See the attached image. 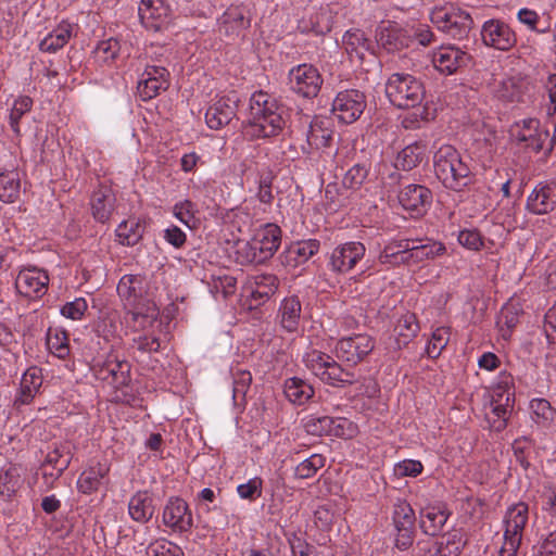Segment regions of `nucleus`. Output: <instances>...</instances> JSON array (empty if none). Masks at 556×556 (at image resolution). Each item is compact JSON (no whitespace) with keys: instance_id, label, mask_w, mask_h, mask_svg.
I'll use <instances>...</instances> for the list:
<instances>
[{"instance_id":"72a5a7b5","label":"nucleus","mask_w":556,"mask_h":556,"mask_svg":"<svg viewBox=\"0 0 556 556\" xmlns=\"http://www.w3.org/2000/svg\"><path fill=\"white\" fill-rule=\"evenodd\" d=\"M142 282L139 275H124L117 285V293L128 302L129 306L138 304L141 302Z\"/></svg>"},{"instance_id":"6e6552de","label":"nucleus","mask_w":556,"mask_h":556,"mask_svg":"<svg viewBox=\"0 0 556 556\" xmlns=\"http://www.w3.org/2000/svg\"><path fill=\"white\" fill-rule=\"evenodd\" d=\"M290 88L303 98H315L320 91L323 78L312 64H300L289 72Z\"/></svg>"},{"instance_id":"c85d7f7f","label":"nucleus","mask_w":556,"mask_h":556,"mask_svg":"<svg viewBox=\"0 0 556 556\" xmlns=\"http://www.w3.org/2000/svg\"><path fill=\"white\" fill-rule=\"evenodd\" d=\"M159 311L153 303H141L130 306L126 314L127 321L134 323V328L146 329L157 319Z\"/></svg>"},{"instance_id":"680f3d73","label":"nucleus","mask_w":556,"mask_h":556,"mask_svg":"<svg viewBox=\"0 0 556 556\" xmlns=\"http://www.w3.org/2000/svg\"><path fill=\"white\" fill-rule=\"evenodd\" d=\"M496 93L501 100L506 102L519 101L521 98V90L518 83L513 77L504 79L500 84Z\"/></svg>"},{"instance_id":"423d86ee","label":"nucleus","mask_w":556,"mask_h":556,"mask_svg":"<svg viewBox=\"0 0 556 556\" xmlns=\"http://www.w3.org/2000/svg\"><path fill=\"white\" fill-rule=\"evenodd\" d=\"M430 20L439 30L455 39L466 38L473 26L471 15L454 5L435 8Z\"/></svg>"},{"instance_id":"ea45409f","label":"nucleus","mask_w":556,"mask_h":556,"mask_svg":"<svg viewBox=\"0 0 556 556\" xmlns=\"http://www.w3.org/2000/svg\"><path fill=\"white\" fill-rule=\"evenodd\" d=\"M144 227L137 219L122 222L116 229L118 242L123 245L132 247L142 238Z\"/></svg>"},{"instance_id":"4c0bfd02","label":"nucleus","mask_w":556,"mask_h":556,"mask_svg":"<svg viewBox=\"0 0 556 556\" xmlns=\"http://www.w3.org/2000/svg\"><path fill=\"white\" fill-rule=\"evenodd\" d=\"M22 468L15 465L0 472V495L3 497H12L22 486Z\"/></svg>"},{"instance_id":"cd10ccee","label":"nucleus","mask_w":556,"mask_h":556,"mask_svg":"<svg viewBox=\"0 0 556 556\" xmlns=\"http://www.w3.org/2000/svg\"><path fill=\"white\" fill-rule=\"evenodd\" d=\"M249 27V21L239 8H229L218 20V30L226 37L238 36Z\"/></svg>"},{"instance_id":"a19ab883","label":"nucleus","mask_w":556,"mask_h":556,"mask_svg":"<svg viewBox=\"0 0 556 556\" xmlns=\"http://www.w3.org/2000/svg\"><path fill=\"white\" fill-rule=\"evenodd\" d=\"M424 154V146L418 143L409 144L399 152L395 159V167L403 170H410L422 161Z\"/></svg>"},{"instance_id":"dca6fc26","label":"nucleus","mask_w":556,"mask_h":556,"mask_svg":"<svg viewBox=\"0 0 556 556\" xmlns=\"http://www.w3.org/2000/svg\"><path fill=\"white\" fill-rule=\"evenodd\" d=\"M471 60L468 52L453 45L442 46L432 54L434 67L446 75H452L459 68L468 66Z\"/></svg>"},{"instance_id":"473e14b6","label":"nucleus","mask_w":556,"mask_h":556,"mask_svg":"<svg viewBox=\"0 0 556 556\" xmlns=\"http://www.w3.org/2000/svg\"><path fill=\"white\" fill-rule=\"evenodd\" d=\"M448 514L439 507H427L420 514V528L431 536L440 533L446 523Z\"/></svg>"},{"instance_id":"2eb2a0df","label":"nucleus","mask_w":556,"mask_h":556,"mask_svg":"<svg viewBox=\"0 0 556 556\" xmlns=\"http://www.w3.org/2000/svg\"><path fill=\"white\" fill-rule=\"evenodd\" d=\"M138 13L142 25L153 31L166 28L172 20V10L165 0H141Z\"/></svg>"},{"instance_id":"0e129e2a","label":"nucleus","mask_w":556,"mask_h":556,"mask_svg":"<svg viewBox=\"0 0 556 556\" xmlns=\"http://www.w3.org/2000/svg\"><path fill=\"white\" fill-rule=\"evenodd\" d=\"M458 242L472 251H479L483 247V238L477 229H465L458 233Z\"/></svg>"},{"instance_id":"69168bd1","label":"nucleus","mask_w":556,"mask_h":556,"mask_svg":"<svg viewBox=\"0 0 556 556\" xmlns=\"http://www.w3.org/2000/svg\"><path fill=\"white\" fill-rule=\"evenodd\" d=\"M530 407L533 415L538 418V422H546L552 420L554 417L555 410L551 406L549 402L545 399H533L530 402Z\"/></svg>"},{"instance_id":"4468645a","label":"nucleus","mask_w":556,"mask_h":556,"mask_svg":"<svg viewBox=\"0 0 556 556\" xmlns=\"http://www.w3.org/2000/svg\"><path fill=\"white\" fill-rule=\"evenodd\" d=\"M169 73L163 65L147 64L137 84V93L142 101L157 97L169 86Z\"/></svg>"},{"instance_id":"a878e982","label":"nucleus","mask_w":556,"mask_h":556,"mask_svg":"<svg viewBox=\"0 0 556 556\" xmlns=\"http://www.w3.org/2000/svg\"><path fill=\"white\" fill-rule=\"evenodd\" d=\"M109 470V466L101 463H97L85 469L77 480L78 491L84 494H91L98 491L103 479L108 476Z\"/></svg>"},{"instance_id":"7ed1b4c3","label":"nucleus","mask_w":556,"mask_h":556,"mask_svg":"<svg viewBox=\"0 0 556 556\" xmlns=\"http://www.w3.org/2000/svg\"><path fill=\"white\" fill-rule=\"evenodd\" d=\"M303 362L313 375L331 387L343 388L357 380L353 371L342 368L338 362L324 352L312 350L305 353Z\"/></svg>"},{"instance_id":"8fccbe9b","label":"nucleus","mask_w":556,"mask_h":556,"mask_svg":"<svg viewBox=\"0 0 556 556\" xmlns=\"http://www.w3.org/2000/svg\"><path fill=\"white\" fill-rule=\"evenodd\" d=\"M324 466L325 457L320 454H313L295 467L294 476L299 479H309Z\"/></svg>"},{"instance_id":"5701e85b","label":"nucleus","mask_w":556,"mask_h":556,"mask_svg":"<svg viewBox=\"0 0 556 556\" xmlns=\"http://www.w3.org/2000/svg\"><path fill=\"white\" fill-rule=\"evenodd\" d=\"M399 202L406 211L421 214L432 202V191L421 185H408L400 192Z\"/></svg>"},{"instance_id":"09e8293b","label":"nucleus","mask_w":556,"mask_h":556,"mask_svg":"<svg viewBox=\"0 0 556 556\" xmlns=\"http://www.w3.org/2000/svg\"><path fill=\"white\" fill-rule=\"evenodd\" d=\"M419 326L414 314L402 316L395 326V332L399 336V344H407L408 341L417 334Z\"/></svg>"},{"instance_id":"052dcab7","label":"nucleus","mask_w":556,"mask_h":556,"mask_svg":"<svg viewBox=\"0 0 556 556\" xmlns=\"http://www.w3.org/2000/svg\"><path fill=\"white\" fill-rule=\"evenodd\" d=\"M274 180V175L271 170H263L258 175V190L256 193L257 199L263 204H271L274 200V194L271 190V185Z\"/></svg>"},{"instance_id":"1a4fd4ad","label":"nucleus","mask_w":556,"mask_h":556,"mask_svg":"<svg viewBox=\"0 0 556 556\" xmlns=\"http://www.w3.org/2000/svg\"><path fill=\"white\" fill-rule=\"evenodd\" d=\"M480 35L486 47L500 51H509L517 43V36L513 28L500 18L485 21Z\"/></svg>"},{"instance_id":"412c9836","label":"nucleus","mask_w":556,"mask_h":556,"mask_svg":"<svg viewBox=\"0 0 556 556\" xmlns=\"http://www.w3.org/2000/svg\"><path fill=\"white\" fill-rule=\"evenodd\" d=\"M48 283V274L35 267L22 269L15 279L17 292L25 298L41 296L46 293Z\"/></svg>"},{"instance_id":"39448f33","label":"nucleus","mask_w":556,"mask_h":556,"mask_svg":"<svg viewBox=\"0 0 556 556\" xmlns=\"http://www.w3.org/2000/svg\"><path fill=\"white\" fill-rule=\"evenodd\" d=\"M281 243V229L275 224H267L254 235L253 239L239 247L238 253L245 263L261 264L271 258Z\"/></svg>"},{"instance_id":"13d9d810","label":"nucleus","mask_w":556,"mask_h":556,"mask_svg":"<svg viewBox=\"0 0 556 556\" xmlns=\"http://www.w3.org/2000/svg\"><path fill=\"white\" fill-rule=\"evenodd\" d=\"M47 345L49 350L59 358H65L70 354L68 339L65 332L51 331L47 334Z\"/></svg>"},{"instance_id":"f704fd0d","label":"nucleus","mask_w":556,"mask_h":556,"mask_svg":"<svg viewBox=\"0 0 556 556\" xmlns=\"http://www.w3.org/2000/svg\"><path fill=\"white\" fill-rule=\"evenodd\" d=\"M283 392L290 402L298 405L306 403L314 395L313 387L298 377L286 380Z\"/></svg>"},{"instance_id":"ddd939ff","label":"nucleus","mask_w":556,"mask_h":556,"mask_svg":"<svg viewBox=\"0 0 556 556\" xmlns=\"http://www.w3.org/2000/svg\"><path fill=\"white\" fill-rule=\"evenodd\" d=\"M511 134L518 142L525 144V148L536 153L544 150L545 143L549 141L548 129L543 127L536 118H526L515 123Z\"/></svg>"},{"instance_id":"7c9ffc66","label":"nucleus","mask_w":556,"mask_h":556,"mask_svg":"<svg viewBox=\"0 0 556 556\" xmlns=\"http://www.w3.org/2000/svg\"><path fill=\"white\" fill-rule=\"evenodd\" d=\"M72 33L73 26L62 22L40 41L39 49L43 52L54 53L68 42Z\"/></svg>"},{"instance_id":"5fc2aeb1","label":"nucleus","mask_w":556,"mask_h":556,"mask_svg":"<svg viewBox=\"0 0 556 556\" xmlns=\"http://www.w3.org/2000/svg\"><path fill=\"white\" fill-rule=\"evenodd\" d=\"M319 247V241L315 239L301 241L290 249V254L295 256L294 261L296 263H304L318 252Z\"/></svg>"},{"instance_id":"bb28decb","label":"nucleus","mask_w":556,"mask_h":556,"mask_svg":"<svg viewBox=\"0 0 556 556\" xmlns=\"http://www.w3.org/2000/svg\"><path fill=\"white\" fill-rule=\"evenodd\" d=\"M128 511L132 520L148 522L154 514L153 497L148 492H137L128 503Z\"/></svg>"},{"instance_id":"c03bdc74","label":"nucleus","mask_w":556,"mask_h":556,"mask_svg":"<svg viewBox=\"0 0 556 556\" xmlns=\"http://www.w3.org/2000/svg\"><path fill=\"white\" fill-rule=\"evenodd\" d=\"M41 386V377L37 374V370L29 369L26 371L21 381V392L17 402L22 404L29 403L35 396L36 392Z\"/></svg>"},{"instance_id":"c9c22d12","label":"nucleus","mask_w":556,"mask_h":556,"mask_svg":"<svg viewBox=\"0 0 556 556\" xmlns=\"http://www.w3.org/2000/svg\"><path fill=\"white\" fill-rule=\"evenodd\" d=\"M255 288L251 298L258 304L267 301L278 289V279L271 274H260L253 277Z\"/></svg>"},{"instance_id":"a18cd8bd","label":"nucleus","mask_w":556,"mask_h":556,"mask_svg":"<svg viewBox=\"0 0 556 556\" xmlns=\"http://www.w3.org/2000/svg\"><path fill=\"white\" fill-rule=\"evenodd\" d=\"M520 309L517 305L508 303L503 306L497 317V325L501 328L503 338L507 339L511 330L519 323Z\"/></svg>"},{"instance_id":"e2e57ef3","label":"nucleus","mask_w":556,"mask_h":556,"mask_svg":"<svg viewBox=\"0 0 556 556\" xmlns=\"http://www.w3.org/2000/svg\"><path fill=\"white\" fill-rule=\"evenodd\" d=\"M263 480L260 477L250 479L247 483L239 484L237 492L241 498L255 501L262 495Z\"/></svg>"},{"instance_id":"6ab92c4d","label":"nucleus","mask_w":556,"mask_h":556,"mask_svg":"<svg viewBox=\"0 0 556 556\" xmlns=\"http://www.w3.org/2000/svg\"><path fill=\"white\" fill-rule=\"evenodd\" d=\"M163 522L174 532H189L193 527V519L187 502L170 497L163 510Z\"/></svg>"},{"instance_id":"393cba45","label":"nucleus","mask_w":556,"mask_h":556,"mask_svg":"<svg viewBox=\"0 0 556 556\" xmlns=\"http://www.w3.org/2000/svg\"><path fill=\"white\" fill-rule=\"evenodd\" d=\"M556 207V187L538 185L527 200V208L536 215L552 212Z\"/></svg>"},{"instance_id":"9d476101","label":"nucleus","mask_w":556,"mask_h":556,"mask_svg":"<svg viewBox=\"0 0 556 556\" xmlns=\"http://www.w3.org/2000/svg\"><path fill=\"white\" fill-rule=\"evenodd\" d=\"M365 108L364 93L355 89L339 92L332 102L333 115L344 124H352L357 121Z\"/></svg>"},{"instance_id":"de8ad7c7","label":"nucleus","mask_w":556,"mask_h":556,"mask_svg":"<svg viewBox=\"0 0 556 556\" xmlns=\"http://www.w3.org/2000/svg\"><path fill=\"white\" fill-rule=\"evenodd\" d=\"M415 513L410 505L405 501H400L394 505L393 522L395 529H415Z\"/></svg>"},{"instance_id":"0eeeda50","label":"nucleus","mask_w":556,"mask_h":556,"mask_svg":"<svg viewBox=\"0 0 556 556\" xmlns=\"http://www.w3.org/2000/svg\"><path fill=\"white\" fill-rule=\"evenodd\" d=\"M528 519L529 507L523 502H519L507 509L504 519V542L500 549V556L517 555Z\"/></svg>"},{"instance_id":"20e7f679","label":"nucleus","mask_w":556,"mask_h":556,"mask_svg":"<svg viewBox=\"0 0 556 556\" xmlns=\"http://www.w3.org/2000/svg\"><path fill=\"white\" fill-rule=\"evenodd\" d=\"M386 94L399 109L416 108L425 98L424 84L408 73H394L386 84Z\"/></svg>"},{"instance_id":"58836bf2","label":"nucleus","mask_w":556,"mask_h":556,"mask_svg":"<svg viewBox=\"0 0 556 556\" xmlns=\"http://www.w3.org/2000/svg\"><path fill=\"white\" fill-rule=\"evenodd\" d=\"M510 394L508 392L496 393L491 402V412L497 418L491 424V427L496 431H502L507 424V415L510 407Z\"/></svg>"},{"instance_id":"3c124183","label":"nucleus","mask_w":556,"mask_h":556,"mask_svg":"<svg viewBox=\"0 0 556 556\" xmlns=\"http://www.w3.org/2000/svg\"><path fill=\"white\" fill-rule=\"evenodd\" d=\"M450 341V329L446 327L437 328L431 336L427 346L426 353L431 358H437L440 356L443 349L447 345Z\"/></svg>"},{"instance_id":"f03ea898","label":"nucleus","mask_w":556,"mask_h":556,"mask_svg":"<svg viewBox=\"0 0 556 556\" xmlns=\"http://www.w3.org/2000/svg\"><path fill=\"white\" fill-rule=\"evenodd\" d=\"M435 177L452 191L462 192L472 181L473 175L460 153L450 144H443L433 155Z\"/></svg>"},{"instance_id":"f257e3e1","label":"nucleus","mask_w":556,"mask_h":556,"mask_svg":"<svg viewBox=\"0 0 556 556\" xmlns=\"http://www.w3.org/2000/svg\"><path fill=\"white\" fill-rule=\"evenodd\" d=\"M283 109L276 98L265 91H256L250 99V118L245 134L253 138H269L280 134L285 126Z\"/></svg>"},{"instance_id":"bf43d9fd","label":"nucleus","mask_w":556,"mask_h":556,"mask_svg":"<svg viewBox=\"0 0 556 556\" xmlns=\"http://www.w3.org/2000/svg\"><path fill=\"white\" fill-rule=\"evenodd\" d=\"M369 168L365 164H355L344 175L342 184L349 189H358L366 180Z\"/></svg>"},{"instance_id":"b1692460","label":"nucleus","mask_w":556,"mask_h":556,"mask_svg":"<svg viewBox=\"0 0 556 556\" xmlns=\"http://www.w3.org/2000/svg\"><path fill=\"white\" fill-rule=\"evenodd\" d=\"M116 197L111 188L100 187L90 198L91 215L96 222L105 224L115 211Z\"/></svg>"},{"instance_id":"774afa93","label":"nucleus","mask_w":556,"mask_h":556,"mask_svg":"<svg viewBox=\"0 0 556 556\" xmlns=\"http://www.w3.org/2000/svg\"><path fill=\"white\" fill-rule=\"evenodd\" d=\"M424 469L419 460L406 459L395 466V472L402 477H417Z\"/></svg>"},{"instance_id":"37998d69","label":"nucleus","mask_w":556,"mask_h":556,"mask_svg":"<svg viewBox=\"0 0 556 556\" xmlns=\"http://www.w3.org/2000/svg\"><path fill=\"white\" fill-rule=\"evenodd\" d=\"M413 247L415 249V258H417L419 263L434 260L446 252V247L442 242L432 239H420V242L413 243Z\"/></svg>"},{"instance_id":"f3484780","label":"nucleus","mask_w":556,"mask_h":556,"mask_svg":"<svg viewBox=\"0 0 556 556\" xmlns=\"http://www.w3.org/2000/svg\"><path fill=\"white\" fill-rule=\"evenodd\" d=\"M238 97L236 92L218 98L208 106L205 122L211 129L218 130L228 125L237 115Z\"/></svg>"},{"instance_id":"2f4dec72","label":"nucleus","mask_w":556,"mask_h":556,"mask_svg":"<svg viewBox=\"0 0 556 556\" xmlns=\"http://www.w3.org/2000/svg\"><path fill=\"white\" fill-rule=\"evenodd\" d=\"M302 305L298 296L286 298L279 308L280 324L289 332L298 329L301 318Z\"/></svg>"},{"instance_id":"79ce46f5","label":"nucleus","mask_w":556,"mask_h":556,"mask_svg":"<svg viewBox=\"0 0 556 556\" xmlns=\"http://www.w3.org/2000/svg\"><path fill=\"white\" fill-rule=\"evenodd\" d=\"M70 464L71 456L68 446L61 443L55 445L54 448L47 454L43 466H51L52 469L55 470V476L61 477Z\"/></svg>"},{"instance_id":"a211bd4d","label":"nucleus","mask_w":556,"mask_h":556,"mask_svg":"<svg viewBox=\"0 0 556 556\" xmlns=\"http://www.w3.org/2000/svg\"><path fill=\"white\" fill-rule=\"evenodd\" d=\"M365 251V245L361 242L340 244L331 252L329 266L334 273H349L364 257Z\"/></svg>"},{"instance_id":"9b49d317","label":"nucleus","mask_w":556,"mask_h":556,"mask_svg":"<svg viewBox=\"0 0 556 556\" xmlns=\"http://www.w3.org/2000/svg\"><path fill=\"white\" fill-rule=\"evenodd\" d=\"M375 349V340L366 333L342 338L336 345V355L351 365L361 363Z\"/></svg>"},{"instance_id":"864d4df0","label":"nucleus","mask_w":556,"mask_h":556,"mask_svg":"<svg viewBox=\"0 0 556 556\" xmlns=\"http://www.w3.org/2000/svg\"><path fill=\"white\" fill-rule=\"evenodd\" d=\"M147 556H184V552L170 541L157 539L147 547Z\"/></svg>"},{"instance_id":"49530a36","label":"nucleus","mask_w":556,"mask_h":556,"mask_svg":"<svg viewBox=\"0 0 556 556\" xmlns=\"http://www.w3.org/2000/svg\"><path fill=\"white\" fill-rule=\"evenodd\" d=\"M33 99L28 96H21L14 100L13 106L9 116V124L12 131L18 137L21 136L20 121L22 117L31 110Z\"/></svg>"},{"instance_id":"603ef678","label":"nucleus","mask_w":556,"mask_h":556,"mask_svg":"<svg viewBox=\"0 0 556 556\" xmlns=\"http://www.w3.org/2000/svg\"><path fill=\"white\" fill-rule=\"evenodd\" d=\"M174 215L189 229H194L199 223L195 217V205L190 200L176 203L174 206Z\"/></svg>"},{"instance_id":"6e6d98bb","label":"nucleus","mask_w":556,"mask_h":556,"mask_svg":"<svg viewBox=\"0 0 556 556\" xmlns=\"http://www.w3.org/2000/svg\"><path fill=\"white\" fill-rule=\"evenodd\" d=\"M121 50L119 41L115 38L101 41L96 50L94 55L99 62L110 63L115 60Z\"/></svg>"},{"instance_id":"aec40b11","label":"nucleus","mask_w":556,"mask_h":556,"mask_svg":"<svg viewBox=\"0 0 556 556\" xmlns=\"http://www.w3.org/2000/svg\"><path fill=\"white\" fill-rule=\"evenodd\" d=\"M376 40L388 52H395L409 47L412 35L394 22H382L376 29Z\"/></svg>"},{"instance_id":"c756f323","label":"nucleus","mask_w":556,"mask_h":556,"mask_svg":"<svg viewBox=\"0 0 556 556\" xmlns=\"http://www.w3.org/2000/svg\"><path fill=\"white\" fill-rule=\"evenodd\" d=\"M21 194V175L15 169L0 170V201L14 203Z\"/></svg>"},{"instance_id":"e433bc0d","label":"nucleus","mask_w":556,"mask_h":556,"mask_svg":"<svg viewBox=\"0 0 556 556\" xmlns=\"http://www.w3.org/2000/svg\"><path fill=\"white\" fill-rule=\"evenodd\" d=\"M306 140L312 149L319 150L330 144L332 131L325 126L324 121L315 118L309 124Z\"/></svg>"},{"instance_id":"4be33fe9","label":"nucleus","mask_w":556,"mask_h":556,"mask_svg":"<svg viewBox=\"0 0 556 556\" xmlns=\"http://www.w3.org/2000/svg\"><path fill=\"white\" fill-rule=\"evenodd\" d=\"M346 425L351 426V422L343 418L311 415L306 418L304 428L306 432L312 435L343 437L345 434Z\"/></svg>"},{"instance_id":"f8f14e48","label":"nucleus","mask_w":556,"mask_h":556,"mask_svg":"<svg viewBox=\"0 0 556 556\" xmlns=\"http://www.w3.org/2000/svg\"><path fill=\"white\" fill-rule=\"evenodd\" d=\"M92 370L97 379L114 389L126 387L130 381V364L114 355H109L105 361L97 363Z\"/></svg>"},{"instance_id":"4d7b16f0","label":"nucleus","mask_w":556,"mask_h":556,"mask_svg":"<svg viewBox=\"0 0 556 556\" xmlns=\"http://www.w3.org/2000/svg\"><path fill=\"white\" fill-rule=\"evenodd\" d=\"M399 245L400 240H392L387 243L378 256L379 262L392 267L401 266V263H403L401 250L403 249L399 248Z\"/></svg>"},{"instance_id":"338daca9","label":"nucleus","mask_w":556,"mask_h":556,"mask_svg":"<svg viewBox=\"0 0 556 556\" xmlns=\"http://www.w3.org/2000/svg\"><path fill=\"white\" fill-rule=\"evenodd\" d=\"M87 302L83 298H77L72 302L66 303L61 308V314L72 320H79L87 311Z\"/></svg>"}]
</instances>
